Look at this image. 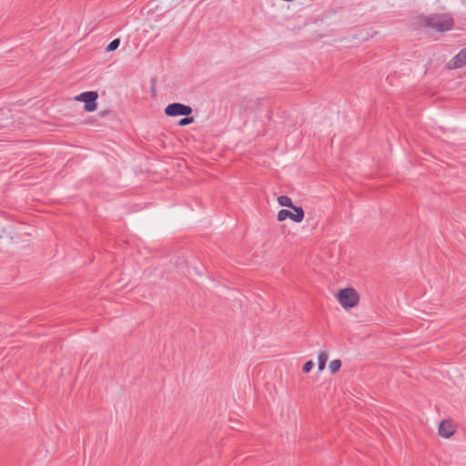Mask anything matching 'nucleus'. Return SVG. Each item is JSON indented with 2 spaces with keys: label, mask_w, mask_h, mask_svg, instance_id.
<instances>
[{
  "label": "nucleus",
  "mask_w": 466,
  "mask_h": 466,
  "mask_svg": "<svg viewBox=\"0 0 466 466\" xmlns=\"http://www.w3.org/2000/svg\"><path fill=\"white\" fill-rule=\"evenodd\" d=\"M327 360L328 354L324 351L319 352L318 356V368L319 370H323L325 369Z\"/></svg>",
  "instance_id": "nucleus-9"
},
{
  "label": "nucleus",
  "mask_w": 466,
  "mask_h": 466,
  "mask_svg": "<svg viewBox=\"0 0 466 466\" xmlns=\"http://www.w3.org/2000/svg\"><path fill=\"white\" fill-rule=\"evenodd\" d=\"M455 432V428L453 424L447 420H444L441 422L439 426V434L443 438H450Z\"/></svg>",
  "instance_id": "nucleus-7"
},
{
  "label": "nucleus",
  "mask_w": 466,
  "mask_h": 466,
  "mask_svg": "<svg viewBox=\"0 0 466 466\" xmlns=\"http://www.w3.org/2000/svg\"><path fill=\"white\" fill-rule=\"evenodd\" d=\"M119 45H120V40H119L118 38L114 39L113 41H111V42L107 45V46H106V52H112V51H115V50H116V49L118 48Z\"/></svg>",
  "instance_id": "nucleus-11"
},
{
  "label": "nucleus",
  "mask_w": 466,
  "mask_h": 466,
  "mask_svg": "<svg viewBox=\"0 0 466 466\" xmlns=\"http://www.w3.org/2000/svg\"><path fill=\"white\" fill-rule=\"evenodd\" d=\"M192 108L189 106L181 103H172L166 106L165 114L168 116H189Z\"/></svg>",
  "instance_id": "nucleus-4"
},
{
  "label": "nucleus",
  "mask_w": 466,
  "mask_h": 466,
  "mask_svg": "<svg viewBox=\"0 0 466 466\" xmlns=\"http://www.w3.org/2000/svg\"><path fill=\"white\" fill-rule=\"evenodd\" d=\"M337 299L340 305L344 309H350L355 307L359 300L360 297L357 291L352 288H347L340 289L337 294Z\"/></svg>",
  "instance_id": "nucleus-2"
},
{
  "label": "nucleus",
  "mask_w": 466,
  "mask_h": 466,
  "mask_svg": "<svg viewBox=\"0 0 466 466\" xmlns=\"http://www.w3.org/2000/svg\"><path fill=\"white\" fill-rule=\"evenodd\" d=\"M278 203L282 207H287L289 208L295 207L292 203L291 198L288 196H279L278 198Z\"/></svg>",
  "instance_id": "nucleus-8"
},
{
  "label": "nucleus",
  "mask_w": 466,
  "mask_h": 466,
  "mask_svg": "<svg viewBox=\"0 0 466 466\" xmlns=\"http://www.w3.org/2000/svg\"><path fill=\"white\" fill-rule=\"evenodd\" d=\"M341 367V361L339 360H333L330 361L329 368L332 373L337 372Z\"/></svg>",
  "instance_id": "nucleus-10"
},
{
  "label": "nucleus",
  "mask_w": 466,
  "mask_h": 466,
  "mask_svg": "<svg viewBox=\"0 0 466 466\" xmlns=\"http://www.w3.org/2000/svg\"><path fill=\"white\" fill-rule=\"evenodd\" d=\"M294 210V212H291L288 209H281L278 213V220L279 221H284L287 218H290L294 222L299 223L304 218V210L301 207H293L290 208Z\"/></svg>",
  "instance_id": "nucleus-3"
},
{
  "label": "nucleus",
  "mask_w": 466,
  "mask_h": 466,
  "mask_svg": "<svg viewBox=\"0 0 466 466\" xmlns=\"http://www.w3.org/2000/svg\"><path fill=\"white\" fill-rule=\"evenodd\" d=\"M466 66V47L462 48L454 57L448 62L449 69L461 68Z\"/></svg>",
  "instance_id": "nucleus-6"
},
{
  "label": "nucleus",
  "mask_w": 466,
  "mask_h": 466,
  "mask_svg": "<svg viewBox=\"0 0 466 466\" xmlns=\"http://www.w3.org/2000/svg\"><path fill=\"white\" fill-rule=\"evenodd\" d=\"M98 95L95 91H86L78 95L76 99L77 101L85 102V110L87 112H93L96 109V99Z\"/></svg>",
  "instance_id": "nucleus-5"
},
{
  "label": "nucleus",
  "mask_w": 466,
  "mask_h": 466,
  "mask_svg": "<svg viewBox=\"0 0 466 466\" xmlns=\"http://www.w3.org/2000/svg\"><path fill=\"white\" fill-rule=\"evenodd\" d=\"M101 116H106V112H101L100 113Z\"/></svg>",
  "instance_id": "nucleus-14"
},
{
  "label": "nucleus",
  "mask_w": 466,
  "mask_h": 466,
  "mask_svg": "<svg viewBox=\"0 0 466 466\" xmlns=\"http://www.w3.org/2000/svg\"><path fill=\"white\" fill-rule=\"evenodd\" d=\"M313 366H314V363H313L312 360L307 361L303 365V371L306 372V373L309 372L312 370Z\"/></svg>",
  "instance_id": "nucleus-13"
},
{
  "label": "nucleus",
  "mask_w": 466,
  "mask_h": 466,
  "mask_svg": "<svg viewBox=\"0 0 466 466\" xmlns=\"http://www.w3.org/2000/svg\"><path fill=\"white\" fill-rule=\"evenodd\" d=\"M193 122H194L193 117L187 116V117H184V118L180 119L179 122H178V125L180 127H184V126L189 125V124H191Z\"/></svg>",
  "instance_id": "nucleus-12"
},
{
  "label": "nucleus",
  "mask_w": 466,
  "mask_h": 466,
  "mask_svg": "<svg viewBox=\"0 0 466 466\" xmlns=\"http://www.w3.org/2000/svg\"><path fill=\"white\" fill-rule=\"evenodd\" d=\"M423 25L438 32H445L453 28L454 21L448 14L432 15L423 19Z\"/></svg>",
  "instance_id": "nucleus-1"
}]
</instances>
